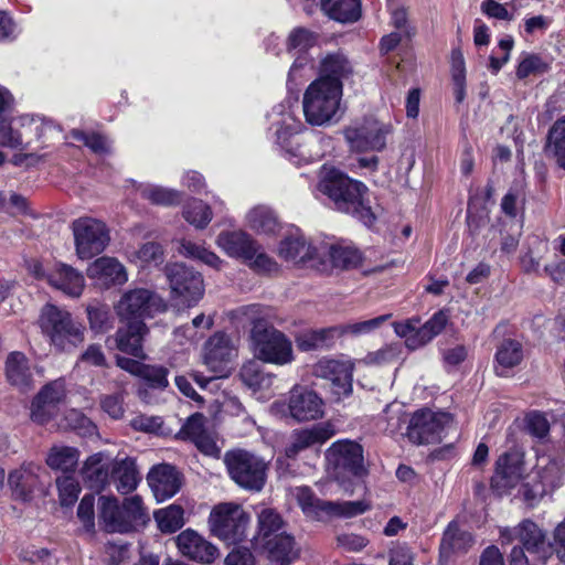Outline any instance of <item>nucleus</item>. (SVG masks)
<instances>
[{"label": "nucleus", "instance_id": "obj_58", "mask_svg": "<svg viewBox=\"0 0 565 565\" xmlns=\"http://www.w3.org/2000/svg\"><path fill=\"white\" fill-rule=\"evenodd\" d=\"M87 316L90 329L94 332L104 333L113 326L111 315L106 305H89L87 307Z\"/></svg>", "mask_w": 565, "mask_h": 565}, {"label": "nucleus", "instance_id": "obj_40", "mask_svg": "<svg viewBox=\"0 0 565 565\" xmlns=\"http://www.w3.org/2000/svg\"><path fill=\"white\" fill-rule=\"evenodd\" d=\"M169 370L162 365L143 364L138 377L145 383V386L139 387L138 396L146 403H150L149 388L164 390L169 385L168 381Z\"/></svg>", "mask_w": 565, "mask_h": 565}, {"label": "nucleus", "instance_id": "obj_8", "mask_svg": "<svg viewBox=\"0 0 565 565\" xmlns=\"http://www.w3.org/2000/svg\"><path fill=\"white\" fill-rule=\"evenodd\" d=\"M224 463L231 479L241 488L249 491L264 488L267 462L262 457L245 449H234L225 454Z\"/></svg>", "mask_w": 565, "mask_h": 565}, {"label": "nucleus", "instance_id": "obj_47", "mask_svg": "<svg viewBox=\"0 0 565 565\" xmlns=\"http://www.w3.org/2000/svg\"><path fill=\"white\" fill-rule=\"evenodd\" d=\"M179 253L186 258L200 260L214 269H221L223 264V260L214 252L190 239L183 238L180 241Z\"/></svg>", "mask_w": 565, "mask_h": 565}, {"label": "nucleus", "instance_id": "obj_2", "mask_svg": "<svg viewBox=\"0 0 565 565\" xmlns=\"http://www.w3.org/2000/svg\"><path fill=\"white\" fill-rule=\"evenodd\" d=\"M341 73H324L306 89L302 109L306 121L311 126H327L338 122L343 113V83Z\"/></svg>", "mask_w": 565, "mask_h": 565}, {"label": "nucleus", "instance_id": "obj_22", "mask_svg": "<svg viewBox=\"0 0 565 565\" xmlns=\"http://www.w3.org/2000/svg\"><path fill=\"white\" fill-rule=\"evenodd\" d=\"M65 397V384L63 380H55L44 385L33 398L31 404V419L40 425L54 418L60 404Z\"/></svg>", "mask_w": 565, "mask_h": 565}, {"label": "nucleus", "instance_id": "obj_24", "mask_svg": "<svg viewBox=\"0 0 565 565\" xmlns=\"http://www.w3.org/2000/svg\"><path fill=\"white\" fill-rule=\"evenodd\" d=\"M324 403L322 398L311 390L295 386L289 394L288 411L297 422L315 420L323 416Z\"/></svg>", "mask_w": 565, "mask_h": 565}, {"label": "nucleus", "instance_id": "obj_49", "mask_svg": "<svg viewBox=\"0 0 565 565\" xmlns=\"http://www.w3.org/2000/svg\"><path fill=\"white\" fill-rule=\"evenodd\" d=\"M154 520L162 533H174L184 525V510L171 504L154 512Z\"/></svg>", "mask_w": 565, "mask_h": 565}, {"label": "nucleus", "instance_id": "obj_35", "mask_svg": "<svg viewBox=\"0 0 565 565\" xmlns=\"http://www.w3.org/2000/svg\"><path fill=\"white\" fill-rule=\"evenodd\" d=\"M472 544V535L461 530L457 522L452 521L443 534L439 546L440 557L448 559L454 554L466 553Z\"/></svg>", "mask_w": 565, "mask_h": 565}, {"label": "nucleus", "instance_id": "obj_48", "mask_svg": "<svg viewBox=\"0 0 565 565\" xmlns=\"http://www.w3.org/2000/svg\"><path fill=\"white\" fill-rule=\"evenodd\" d=\"M241 380L253 391L267 390L273 384V375L263 372L256 361H248L243 364L239 372Z\"/></svg>", "mask_w": 565, "mask_h": 565}, {"label": "nucleus", "instance_id": "obj_54", "mask_svg": "<svg viewBox=\"0 0 565 565\" xmlns=\"http://www.w3.org/2000/svg\"><path fill=\"white\" fill-rule=\"evenodd\" d=\"M547 148L556 158L557 164L565 169V116L557 119L550 129Z\"/></svg>", "mask_w": 565, "mask_h": 565}, {"label": "nucleus", "instance_id": "obj_29", "mask_svg": "<svg viewBox=\"0 0 565 565\" xmlns=\"http://www.w3.org/2000/svg\"><path fill=\"white\" fill-rule=\"evenodd\" d=\"M47 284L68 297L77 298L85 287L84 276L66 264H56L47 274Z\"/></svg>", "mask_w": 565, "mask_h": 565}, {"label": "nucleus", "instance_id": "obj_10", "mask_svg": "<svg viewBox=\"0 0 565 565\" xmlns=\"http://www.w3.org/2000/svg\"><path fill=\"white\" fill-rule=\"evenodd\" d=\"M72 232L76 255L81 259H90L107 247L110 236L106 224L97 218L84 216L73 221Z\"/></svg>", "mask_w": 565, "mask_h": 565}, {"label": "nucleus", "instance_id": "obj_57", "mask_svg": "<svg viewBox=\"0 0 565 565\" xmlns=\"http://www.w3.org/2000/svg\"><path fill=\"white\" fill-rule=\"evenodd\" d=\"M70 137L73 140L83 143L96 154H106L110 152V142L105 136L100 134L85 132L78 129H73L70 132Z\"/></svg>", "mask_w": 565, "mask_h": 565}, {"label": "nucleus", "instance_id": "obj_56", "mask_svg": "<svg viewBox=\"0 0 565 565\" xmlns=\"http://www.w3.org/2000/svg\"><path fill=\"white\" fill-rule=\"evenodd\" d=\"M183 217L196 228H205L212 220L211 207L203 201L193 199L183 207Z\"/></svg>", "mask_w": 565, "mask_h": 565}, {"label": "nucleus", "instance_id": "obj_30", "mask_svg": "<svg viewBox=\"0 0 565 565\" xmlns=\"http://www.w3.org/2000/svg\"><path fill=\"white\" fill-rule=\"evenodd\" d=\"M205 418L202 414L191 415L178 433L182 440H189L205 455H213L216 451V445L205 429Z\"/></svg>", "mask_w": 565, "mask_h": 565}, {"label": "nucleus", "instance_id": "obj_26", "mask_svg": "<svg viewBox=\"0 0 565 565\" xmlns=\"http://www.w3.org/2000/svg\"><path fill=\"white\" fill-rule=\"evenodd\" d=\"M40 466L34 462H23L8 475V487L15 501L29 502L38 489Z\"/></svg>", "mask_w": 565, "mask_h": 565}, {"label": "nucleus", "instance_id": "obj_50", "mask_svg": "<svg viewBox=\"0 0 565 565\" xmlns=\"http://www.w3.org/2000/svg\"><path fill=\"white\" fill-rule=\"evenodd\" d=\"M318 40V33L303 26H297L289 32L285 45L288 53L303 52L312 49Z\"/></svg>", "mask_w": 565, "mask_h": 565}, {"label": "nucleus", "instance_id": "obj_38", "mask_svg": "<svg viewBox=\"0 0 565 565\" xmlns=\"http://www.w3.org/2000/svg\"><path fill=\"white\" fill-rule=\"evenodd\" d=\"M263 544L273 565H289L297 557L295 540L289 534L280 533Z\"/></svg>", "mask_w": 565, "mask_h": 565}, {"label": "nucleus", "instance_id": "obj_12", "mask_svg": "<svg viewBox=\"0 0 565 565\" xmlns=\"http://www.w3.org/2000/svg\"><path fill=\"white\" fill-rule=\"evenodd\" d=\"M170 284L172 299L178 305L192 307L199 302L204 294V282L199 271L181 263H174L166 268Z\"/></svg>", "mask_w": 565, "mask_h": 565}, {"label": "nucleus", "instance_id": "obj_44", "mask_svg": "<svg viewBox=\"0 0 565 565\" xmlns=\"http://www.w3.org/2000/svg\"><path fill=\"white\" fill-rule=\"evenodd\" d=\"M402 355V343H390L376 351L366 353L362 359L356 360V363L365 366H385L398 362Z\"/></svg>", "mask_w": 565, "mask_h": 565}, {"label": "nucleus", "instance_id": "obj_64", "mask_svg": "<svg viewBox=\"0 0 565 565\" xmlns=\"http://www.w3.org/2000/svg\"><path fill=\"white\" fill-rule=\"evenodd\" d=\"M108 565H131L130 545L122 542H109L106 545Z\"/></svg>", "mask_w": 565, "mask_h": 565}, {"label": "nucleus", "instance_id": "obj_31", "mask_svg": "<svg viewBox=\"0 0 565 565\" xmlns=\"http://www.w3.org/2000/svg\"><path fill=\"white\" fill-rule=\"evenodd\" d=\"M87 276L103 286L122 285L127 281V273L122 264L113 257H99L87 268Z\"/></svg>", "mask_w": 565, "mask_h": 565}, {"label": "nucleus", "instance_id": "obj_9", "mask_svg": "<svg viewBox=\"0 0 565 565\" xmlns=\"http://www.w3.org/2000/svg\"><path fill=\"white\" fill-rule=\"evenodd\" d=\"M249 515L236 503L215 505L209 516L212 534L227 544H237L246 537Z\"/></svg>", "mask_w": 565, "mask_h": 565}, {"label": "nucleus", "instance_id": "obj_45", "mask_svg": "<svg viewBox=\"0 0 565 565\" xmlns=\"http://www.w3.org/2000/svg\"><path fill=\"white\" fill-rule=\"evenodd\" d=\"M79 458V452L75 447L55 445L46 457V465L53 470L71 471L73 470Z\"/></svg>", "mask_w": 565, "mask_h": 565}, {"label": "nucleus", "instance_id": "obj_19", "mask_svg": "<svg viewBox=\"0 0 565 565\" xmlns=\"http://www.w3.org/2000/svg\"><path fill=\"white\" fill-rule=\"evenodd\" d=\"M524 476V454L519 449H511L497 459L491 487L499 493H504L516 487Z\"/></svg>", "mask_w": 565, "mask_h": 565}, {"label": "nucleus", "instance_id": "obj_60", "mask_svg": "<svg viewBox=\"0 0 565 565\" xmlns=\"http://www.w3.org/2000/svg\"><path fill=\"white\" fill-rule=\"evenodd\" d=\"M535 243H537V254H534L532 250L527 252L521 257V266L522 269L527 274H536L539 276L545 275H552L551 267L544 266L543 269H541L540 260H541V250L547 249V243L541 242L537 238L534 239Z\"/></svg>", "mask_w": 565, "mask_h": 565}, {"label": "nucleus", "instance_id": "obj_61", "mask_svg": "<svg viewBox=\"0 0 565 565\" xmlns=\"http://www.w3.org/2000/svg\"><path fill=\"white\" fill-rule=\"evenodd\" d=\"M318 71H351L352 65L343 51L322 53L319 57Z\"/></svg>", "mask_w": 565, "mask_h": 565}, {"label": "nucleus", "instance_id": "obj_32", "mask_svg": "<svg viewBox=\"0 0 565 565\" xmlns=\"http://www.w3.org/2000/svg\"><path fill=\"white\" fill-rule=\"evenodd\" d=\"M256 241L243 231H225L218 234L216 244L230 257L243 262L255 253Z\"/></svg>", "mask_w": 565, "mask_h": 565}, {"label": "nucleus", "instance_id": "obj_25", "mask_svg": "<svg viewBox=\"0 0 565 565\" xmlns=\"http://www.w3.org/2000/svg\"><path fill=\"white\" fill-rule=\"evenodd\" d=\"M179 552L186 558L202 564H211L218 556V548L191 529L175 537Z\"/></svg>", "mask_w": 565, "mask_h": 565}, {"label": "nucleus", "instance_id": "obj_13", "mask_svg": "<svg viewBox=\"0 0 565 565\" xmlns=\"http://www.w3.org/2000/svg\"><path fill=\"white\" fill-rule=\"evenodd\" d=\"M448 323V315L444 310L435 312L424 324L419 318L394 322L393 328L399 338L405 339L407 349L415 351L440 334Z\"/></svg>", "mask_w": 565, "mask_h": 565}, {"label": "nucleus", "instance_id": "obj_20", "mask_svg": "<svg viewBox=\"0 0 565 565\" xmlns=\"http://www.w3.org/2000/svg\"><path fill=\"white\" fill-rule=\"evenodd\" d=\"M319 250L312 246L299 228H294L279 243L278 255L288 263L302 267L319 265Z\"/></svg>", "mask_w": 565, "mask_h": 565}, {"label": "nucleus", "instance_id": "obj_33", "mask_svg": "<svg viewBox=\"0 0 565 565\" xmlns=\"http://www.w3.org/2000/svg\"><path fill=\"white\" fill-rule=\"evenodd\" d=\"M126 327L119 328L116 332L117 349L135 358L143 359L142 340L148 332L142 321H125Z\"/></svg>", "mask_w": 565, "mask_h": 565}, {"label": "nucleus", "instance_id": "obj_63", "mask_svg": "<svg viewBox=\"0 0 565 565\" xmlns=\"http://www.w3.org/2000/svg\"><path fill=\"white\" fill-rule=\"evenodd\" d=\"M66 426L79 435L87 436L96 433L95 424L77 409H71L65 415Z\"/></svg>", "mask_w": 565, "mask_h": 565}, {"label": "nucleus", "instance_id": "obj_16", "mask_svg": "<svg viewBox=\"0 0 565 565\" xmlns=\"http://www.w3.org/2000/svg\"><path fill=\"white\" fill-rule=\"evenodd\" d=\"M452 423V416L446 412L419 409L415 412L407 426V438L415 445L440 441L443 433Z\"/></svg>", "mask_w": 565, "mask_h": 565}, {"label": "nucleus", "instance_id": "obj_14", "mask_svg": "<svg viewBox=\"0 0 565 565\" xmlns=\"http://www.w3.org/2000/svg\"><path fill=\"white\" fill-rule=\"evenodd\" d=\"M166 310L163 299L156 292L137 288L125 292L116 306L121 321H142Z\"/></svg>", "mask_w": 565, "mask_h": 565}, {"label": "nucleus", "instance_id": "obj_17", "mask_svg": "<svg viewBox=\"0 0 565 565\" xmlns=\"http://www.w3.org/2000/svg\"><path fill=\"white\" fill-rule=\"evenodd\" d=\"M391 132L388 125L374 118H364L348 126L344 138L354 152L382 151L386 146V137Z\"/></svg>", "mask_w": 565, "mask_h": 565}, {"label": "nucleus", "instance_id": "obj_53", "mask_svg": "<svg viewBox=\"0 0 565 565\" xmlns=\"http://www.w3.org/2000/svg\"><path fill=\"white\" fill-rule=\"evenodd\" d=\"M337 338L334 327L312 330L301 334L297 339L298 348L302 351H310L313 349L329 347Z\"/></svg>", "mask_w": 565, "mask_h": 565}, {"label": "nucleus", "instance_id": "obj_1", "mask_svg": "<svg viewBox=\"0 0 565 565\" xmlns=\"http://www.w3.org/2000/svg\"><path fill=\"white\" fill-rule=\"evenodd\" d=\"M317 188L330 199L338 211L352 215L367 227L375 223L376 215L370 205L369 189L361 181L323 164Z\"/></svg>", "mask_w": 565, "mask_h": 565}, {"label": "nucleus", "instance_id": "obj_18", "mask_svg": "<svg viewBox=\"0 0 565 565\" xmlns=\"http://www.w3.org/2000/svg\"><path fill=\"white\" fill-rule=\"evenodd\" d=\"M237 355L231 337L216 332L204 344V364L214 373V377H226L233 369V360Z\"/></svg>", "mask_w": 565, "mask_h": 565}, {"label": "nucleus", "instance_id": "obj_39", "mask_svg": "<svg viewBox=\"0 0 565 565\" xmlns=\"http://www.w3.org/2000/svg\"><path fill=\"white\" fill-rule=\"evenodd\" d=\"M82 477L84 482L90 489L100 491L108 482L109 467L105 462V455L96 452L89 456L82 468Z\"/></svg>", "mask_w": 565, "mask_h": 565}, {"label": "nucleus", "instance_id": "obj_37", "mask_svg": "<svg viewBox=\"0 0 565 565\" xmlns=\"http://www.w3.org/2000/svg\"><path fill=\"white\" fill-rule=\"evenodd\" d=\"M321 11L340 23H354L361 18V0H320Z\"/></svg>", "mask_w": 565, "mask_h": 565}, {"label": "nucleus", "instance_id": "obj_42", "mask_svg": "<svg viewBox=\"0 0 565 565\" xmlns=\"http://www.w3.org/2000/svg\"><path fill=\"white\" fill-rule=\"evenodd\" d=\"M8 381L20 388H28L32 383V374L26 356L21 352H12L6 362Z\"/></svg>", "mask_w": 565, "mask_h": 565}, {"label": "nucleus", "instance_id": "obj_5", "mask_svg": "<svg viewBox=\"0 0 565 565\" xmlns=\"http://www.w3.org/2000/svg\"><path fill=\"white\" fill-rule=\"evenodd\" d=\"M39 324L57 351H72L84 341V327L74 321L71 312L55 305L47 303L42 308Z\"/></svg>", "mask_w": 565, "mask_h": 565}, {"label": "nucleus", "instance_id": "obj_28", "mask_svg": "<svg viewBox=\"0 0 565 565\" xmlns=\"http://www.w3.org/2000/svg\"><path fill=\"white\" fill-rule=\"evenodd\" d=\"M335 429L331 423H319L311 428L294 431L290 444L286 447L285 455L288 459H294L297 455L315 445H322L333 437Z\"/></svg>", "mask_w": 565, "mask_h": 565}, {"label": "nucleus", "instance_id": "obj_55", "mask_svg": "<svg viewBox=\"0 0 565 565\" xmlns=\"http://www.w3.org/2000/svg\"><path fill=\"white\" fill-rule=\"evenodd\" d=\"M329 256L333 267L349 269L359 266L361 263L360 252L349 245H332L329 248Z\"/></svg>", "mask_w": 565, "mask_h": 565}, {"label": "nucleus", "instance_id": "obj_34", "mask_svg": "<svg viewBox=\"0 0 565 565\" xmlns=\"http://www.w3.org/2000/svg\"><path fill=\"white\" fill-rule=\"evenodd\" d=\"M523 347L514 339H504L497 348L494 355V372L499 376L507 377L511 370L523 360Z\"/></svg>", "mask_w": 565, "mask_h": 565}, {"label": "nucleus", "instance_id": "obj_46", "mask_svg": "<svg viewBox=\"0 0 565 565\" xmlns=\"http://www.w3.org/2000/svg\"><path fill=\"white\" fill-rule=\"evenodd\" d=\"M246 220L248 226L258 234H271L278 226L274 211L264 205L252 209L247 213Z\"/></svg>", "mask_w": 565, "mask_h": 565}, {"label": "nucleus", "instance_id": "obj_6", "mask_svg": "<svg viewBox=\"0 0 565 565\" xmlns=\"http://www.w3.org/2000/svg\"><path fill=\"white\" fill-rule=\"evenodd\" d=\"M295 497L302 512L317 521L327 522L331 519H351L371 510L370 501H328L315 495L308 487L295 489Z\"/></svg>", "mask_w": 565, "mask_h": 565}, {"label": "nucleus", "instance_id": "obj_27", "mask_svg": "<svg viewBox=\"0 0 565 565\" xmlns=\"http://www.w3.org/2000/svg\"><path fill=\"white\" fill-rule=\"evenodd\" d=\"M147 481L158 502L172 498L182 484L181 475L169 463L152 467L148 472Z\"/></svg>", "mask_w": 565, "mask_h": 565}, {"label": "nucleus", "instance_id": "obj_41", "mask_svg": "<svg viewBox=\"0 0 565 565\" xmlns=\"http://www.w3.org/2000/svg\"><path fill=\"white\" fill-rule=\"evenodd\" d=\"M14 98L4 87L0 86V146L18 148L21 143V135L12 129L6 113L12 108Z\"/></svg>", "mask_w": 565, "mask_h": 565}, {"label": "nucleus", "instance_id": "obj_59", "mask_svg": "<svg viewBox=\"0 0 565 565\" xmlns=\"http://www.w3.org/2000/svg\"><path fill=\"white\" fill-rule=\"evenodd\" d=\"M243 263L257 274H271L279 269L277 262L267 255L257 242L255 243V253Z\"/></svg>", "mask_w": 565, "mask_h": 565}, {"label": "nucleus", "instance_id": "obj_3", "mask_svg": "<svg viewBox=\"0 0 565 565\" xmlns=\"http://www.w3.org/2000/svg\"><path fill=\"white\" fill-rule=\"evenodd\" d=\"M259 310V305H252L245 309V313L254 318ZM249 339L250 349L257 360L276 365H286L294 361L291 341L266 320L253 319Z\"/></svg>", "mask_w": 565, "mask_h": 565}, {"label": "nucleus", "instance_id": "obj_21", "mask_svg": "<svg viewBox=\"0 0 565 565\" xmlns=\"http://www.w3.org/2000/svg\"><path fill=\"white\" fill-rule=\"evenodd\" d=\"M10 127L21 135V143L17 149L24 150L35 140L58 137L61 130L51 120L39 115H21L9 120Z\"/></svg>", "mask_w": 565, "mask_h": 565}, {"label": "nucleus", "instance_id": "obj_62", "mask_svg": "<svg viewBox=\"0 0 565 565\" xmlns=\"http://www.w3.org/2000/svg\"><path fill=\"white\" fill-rule=\"evenodd\" d=\"M56 486L61 504L64 507L73 505L81 491L78 482L71 476H63L57 478Z\"/></svg>", "mask_w": 565, "mask_h": 565}, {"label": "nucleus", "instance_id": "obj_36", "mask_svg": "<svg viewBox=\"0 0 565 565\" xmlns=\"http://www.w3.org/2000/svg\"><path fill=\"white\" fill-rule=\"evenodd\" d=\"M111 477L117 491L121 494L131 493L136 490L141 480L136 460L130 457L115 461L111 469Z\"/></svg>", "mask_w": 565, "mask_h": 565}, {"label": "nucleus", "instance_id": "obj_15", "mask_svg": "<svg viewBox=\"0 0 565 565\" xmlns=\"http://www.w3.org/2000/svg\"><path fill=\"white\" fill-rule=\"evenodd\" d=\"M355 363L353 360L321 359L313 365L312 373L330 383L332 399L340 402L352 394Z\"/></svg>", "mask_w": 565, "mask_h": 565}, {"label": "nucleus", "instance_id": "obj_23", "mask_svg": "<svg viewBox=\"0 0 565 565\" xmlns=\"http://www.w3.org/2000/svg\"><path fill=\"white\" fill-rule=\"evenodd\" d=\"M294 103L290 98L275 105L268 114L269 131H273L275 140L281 147L286 146L288 139L300 132L302 124L295 116Z\"/></svg>", "mask_w": 565, "mask_h": 565}, {"label": "nucleus", "instance_id": "obj_11", "mask_svg": "<svg viewBox=\"0 0 565 565\" xmlns=\"http://www.w3.org/2000/svg\"><path fill=\"white\" fill-rule=\"evenodd\" d=\"M500 539L503 544L519 542L534 559L546 562L553 554V545L546 540L545 532L533 521L525 519L514 527L500 530Z\"/></svg>", "mask_w": 565, "mask_h": 565}, {"label": "nucleus", "instance_id": "obj_7", "mask_svg": "<svg viewBox=\"0 0 565 565\" xmlns=\"http://www.w3.org/2000/svg\"><path fill=\"white\" fill-rule=\"evenodd\" d=\"M327 471L345 491H351L352 479L365 473L363 449L352 440H338L326 450Z\"/></svg>", "mask_w": 565, "mask_h": 565}, {"label": "nucleus", "instance_id": "obj_52", "mask_svg": "<svg viewBox=\"0 0 565 565\" xmlns=\"http://www.w3.org/2000/svg\"><path fill=\"white\" fill-rule=\"evenodd\" d=\"M391 318V315H382L373 319L356 321L352 323H345L341 326H334L337 338L343 335L360 337L370 334L379 329L386 320Z\"/></svg>", "mask_w": 565, "mask_h": 565}, {"label": "nucleus", "instance_id": "obj_4", "mask_svg": "<svg viewBox=\"0 0 565 565\" xmlns=\"http://www.w3.org/2000/svg\"><path fill=\"white\" fill-rule=\"evenodd\" d=\"M98 518L109 533H129L150 521L149 512L138 494L125 498L121 504L115 497L102 495L98 499Z\"/></svg>", "mask_w": 565, "mask_h": 565}, {"label": "nucleus", "instance_id": "obj_51", "mask_svg": "<svg viewBox=\"0 0 565 565\" xmlns=\"http://www.w3.org/2000/svg\"><path fill=\"white\" fill-rule=\"evenodd\" d=\"M284 526V521L279 513L274 509L264 508L258 513V539L262 542L270 540L275 535H279Z\"/></svg>", "mask_w": 565, "mask_h": 565}, {"label": "nucleus", "instance_id": "obj_43", "mask_svg": "<svg viewBox=\"0 0 565 565\" xmlns=\"http://www.w3.org/2000/svg\"><path fill=\"white\" fill-rule=\"evenodd\" d=\"M136 191L145 200L157 205H174L181 202L182 193L174 190L151 183L134 182Z\"/></svg>", "mask_w": 565, "mask_h": 565}]
</instances>
